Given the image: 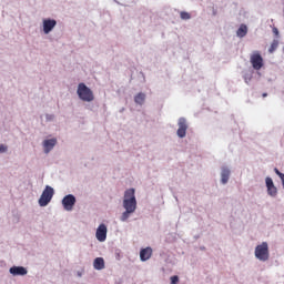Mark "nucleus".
I'll return each mask as SVG.
<instances>
[{"mask_svg": "<svg viewBox=\"0 0 284 284\" xmlns=\"http://www.w3.org/2000/svg\"><path fill=\"white\" fill-rule=\"evenodd\" d=\"M263 97H267V93H263Z\"/></svg>", "mask_w": 284, "mask_h": 284, "instance_id": "obj_24", "label": "nucleus"}, {"mask_svg": "<svg viewBox=\"0 0 284 284\" xmlns=\"http://www.w3.org/2000/svg\"><path fill=\"white\" fill-rule=\"evenodd\" d=\"M57 27V20L53 19H44L43 20V32L44 34H50L52 30Z\"/></svg>", "mask_w": 284, "mask_h": 284, "instance_id": "obj_9", "label": "nucleus"}, {"mask_svg": "<svg viewBox=\"0 0 284 284\" xmlns=\"http://www.w3.org/2000/svg\"><path fill=\"white\" fill-rule=\"evenodd\" d=\"M130 214H134V212L125 210V212L122 213L120 221L125 222L128 219H130Z\"/></svg>", "mask_w": 284, "mask_h": 284, "instance_id": "obj_18", "label": "nucleus"}, {"mask_svg": "<svg viewBox=\"0 0 284 284\" xmlns=\"http://www.w3.org/2000/svg\"><path fill=\"white\" fill-rule=\"evenodd\" d=\"M266 187H267V194L270 196H276L278 194V190L274 185V181L272 178H266L265 179Z\"/></svg>", "mask_w": 284, "mask_h": 284, "instance_id": "obj_10", "label": "nucleus"}, {"mask_svg": "<svg viewBox=\"0 0 284 284\" xmlns=\"http://www.w3.org/2000/svg\"><path fill=\"white\" fill-rule=\"evenodd\" d=\"M273 33L275 34V37H278V29L277 28H273Z\"/></svg>", "mask_w": 284, "mask_h": 284, "instance_id": "obj_23", "label": "nucleus"}, {"mask_svg": "<svg viewBox=\"0 0 284 284\" xmlns=\"http://www.w3.org/2000/svg\"><path fill=\"white\" fill-rule=\"evenodd\" d=\"M75 203H77V197H74V195L72 194L64 196L62 200V205L64 210H67V212H72Z\"/></svg>", "mask_w": 284, "mask_h": 284, "instance_id": "obj_6", "label": "nucleus"}, {"mask_svg": "<svg viewBox=\"0 0 284 284\" xmlns=\"http://www.w3.org/2000/svg\"><path fill=\"white\" fill-rule=\"evenodd\" d=\"M8 151V146L0 144V153L7 152Z\"/></svg>", "mask_w": 284, "mask_h": 284, "instance_id": "obj_22", "label": "nucleus"}, {"mask_svg": "<svg viewBox=\"0 0 284 284\" xmlns=\"http://www.w3.org/2000/svg\"><path fill=\"white\" fill-rule=\"evenodd\" d=\"M277 48H278V40H273L268 49V52L272 54Z\"/></svg>", "mask_w": 284, "mask_h": 284, "instance_id": "obj_19", "label": "nucleus"}, {"mask_svg": "<svg viewBox=\"0 0 284 284\" xmlns=\"http://www.w3.org/2000/svg\"><path fill=\"white\" fill-rule=\"evenodd\" d=\"M94 270H104L105 268V261L103 257H97L93 262Z\"/></svg>", "mask_w": 284, "mask_h": 284, "instance_id": "obj_14", "label": "nucleus"}, {"mask_svg": "<svg viewBox=\"0 0 284 284\" xmlns=\"http://www.w3.org/2000/svg\"><path fill=\"white\" fill-rule=\"evenodd\" d=\"M54 145H57V139L44 140L43 148L45 154H49L54 149Z\"/></svg>", "mask_w": 284, "mask_h": 284, "instance_id": "obj_13", "label": "nucleus"}, {"mask_svg": "<svg viewBox=\"0 0 284 284\" xmlns=\"http://www.w3.org/2000/svg\"><path fill=\"white\" fill-rule=\"evenodd\" d=\"M77 94L81 101H84L87 103H92L94 101V93L91 91L85 83H80L78 85Z\"/></svg>", "mask_w": 284, "mask_h": 284, "instance_id": "obj_2", "label": "nucleus"}, {"mask_svg": "<svg viewBox=\"0 0 284 284\" xmlns=\"http://www.w3.org/2000/svg\"><path fill=\"white\" fill-rule=\"evenodd\" d=\"M123 207L129 212H136V195L134 189L124 192Z\"/></svg>", "mask_w": 284, "mask_h": 284, "instance_id": "obj_1", "label": "nucleus"}, {"mask_svg": "<svg viewBox=\"0 0 284 284\" xmlns=\"http://www.w3.org/2000/svg\"><path fill=\"white\" fill-rule=\"evenodd\" d=\"M52 196H54V189H52L50 185H47L39 199L40 207H45V205L52 201Z\"/></svg>", "mask_w": 284, "mask_h": 284, "instance_id": "obj_4", "label": "nucleus"}, {"mask_svg": "<svg viewBox=\"0 0 284 284\" xmlns=\"http://www.w3.org/2000/svg\"><path fill=\"white\" fill-rule=\"evenodd\" d=\"M178 125V136L180 139H185V134H187V120H185V118H180Z\"/></svg>", "mask_w": 284, "mask_h": 284, "instance_id": "obj_7", "label": "nucleus"}, {"mask_svg": "<svg viewBox=\"0 0 284 284\" xmlns=\"http://www.w3.org/2000/svg\"><path fill=\"white\" fill-rule=\"evenodd\" d=\"M236 34H237V37L243 39V37H245L247 34V26L241 24L240 28L236 31Z\"/></svg>", "mask_w": 284, "mask_h": 284, "instance_id": "obj_16", "label": "nucleus"}, {"mask_svg": "<svg viewBox=\"0 0 284 284\" xmlns=\"http://www.w3.org/2000/svg\"><path fill=\"white\" fill-rule=\"evenodd\" d=\"M180 17H181V19H183V20H185V21H187V19H191L190 13H189V12H185V11H182V12L180 13Z\"/></svg>", "mask_w": 284, "mask_h": 284, "instance_id": "obj_20", "label": "nucleus"}, {"mask_svg": "<svg viewBox=\"0 0 284 284\" xmlns=\"http://www.w3.org/2000/svg\"><path fill=\"white\" fill-rule=\"evenodd\" d=\"M221 181L223 185L230 181V169L223 168L221 173Z\"/></svg>", "mask_w": 284, "mask_h": 284, "instance_id": "obj_15", "label": "nucleus"}, {"mask_svg": "<svg viewBox=\"0 0 284 284\" xmlns=\"http://www.w3.org/2000/svg\"><path fill=\"white\" fill-rule=\"evenodd\" d=\"M251 64L254 70H261L263 68V57L258 51H254L251 55Z\"/></svg>", "mask_w": 284, "mask_h": 284, "instance_id": "obj_5", "label": "nucleus"}, {"mask_svg": "<svg viewBox=\"0 0 284 284\" xmlns=\"http://www.w3.org/2000/svg\"><path fill=\"white\" fill-rule=\"evenodd\" d=\"M152 258V247L148 246L140 251V261L145 262Z\"/></svg>", "mask_w": 284, "mask_h": 284, "instance_id": "obj_11", "label": "nucleus"}, {"mask_svg": "<svg viewBox=\"0 0 284 284\" xmlns=\"http://www.w3.org/2000/svg\"><path fill=\"white\" fill-rule=\"evenodd\" d=\"M95 237L103 243L108 239V226L105 224H100L95 232Z\"/></svg>", "mask_w": 284, "mask_h": 284, "instance_id": "obj_8", "label": "nucleus"}, {"mask_svg": "<svg viewBox=\"0 0 284 284\" xmlns=\"http://www.w3.org/2000/svg\"><path fill=\"white\" fill-rule=\"evenodd\" d=\"M10 274L13 276H26V274H28V270L23 266H13L10 268Z\"/></svg>", "mask_w": 284, "mask_h": 284, "instance_id": "obj_12", "label": "nucleus"}, {"mask_svg": "<svg viewBox=\"0 0 284 284\" xmlns=\"http://www.w3.org/2000/svg\"><path fill=\"white\" fill-rule=\"evenodd\" d=\"M179 283V276L174 275L171 277V284H178Z\"/></svg>", "mask_w": 284, "mask_h": 284, "instance_id": "obj_21", "label": "nucleus"}, {"mask_svg": "<svg viewBox=\"0 0 284 284\" xmlns=\"http://www.w3.org/2000/svg\"><path fill=\"white\" fill-rule=\"evenodd\" d=\"M255 257L263 262L270 261V246H267V242H263L255 247Z\"/></svg>", "mask_w": 284, "mask_h": 284, "instance_id": "obj_3", "label": "nucleus"}, {"mask_svg": "<svg viewBox=\"0 0 284 284\" xmlns=\"http://www.w3.org/2000/svg\"><path fill=\"white\" fill-rule=\"evenodd\" d=\"M134 102L138 105H143L145 103V93H138L134 98Z\"/></svg>", "mask_w": 284, "mask_h": 284, "instance_id": "obj_17", "label": "nucleus"}]
</instances>
